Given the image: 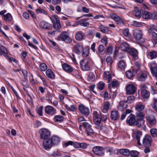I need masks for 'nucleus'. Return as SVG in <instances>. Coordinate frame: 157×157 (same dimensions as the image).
<instances>
[{
	"label": "nucleus",
	"instance_id": "obj_16",
	"mask_svg": "<svg viewBox=\"0 0 157 157\" xmlns=\"http://www.w3.org/2000/svg\"><path fill=\"white\" fill-rule=\"evenodd\" d=\"M43 145L45 149L50 148L53 146L51 138L49 137L44 140L43 141Z\"/></svg>",
	"mask_w": 157,
	"mask_h": 157
},
{
	"label": "nucleus",
	"instance_id": "obj_57",
	"mask_svg": "<svg viewBox=\"0 0 157 157\" xmlns=\"http://www.w3.org/2000/svg\"><path fill=\"white\" fill-rule=\"evenodd\" d=\"M36 12L37 14H39V13H43L45 15H46L47 14V12L41 8H38L36 9Z\"/></svg>",
	"mask_w": 157,
	"mask_h": 157
},
{
	"label": "nucleus",
	"instance_id": "obj_42",
	"mask_svg": "<svg viewBox=\"0 0 157 157\" xmlns=\"http://www.w3.org/2000/svg\"><path fill=\"white\" fill-rule=\"evenodd\" d=\"M148 56L151 59H155L157 57V52L155 51H152L148 53Z\"/></svg>",
	"mask_w": 157,
	"mask_h": 157
},
{
	"label": "nucleus",
	"instance_id": "obj_40",
	"mask_svg": "<svg viewBox=\"0 0 157 157\" xmlns=\"http://www.w3.org/2000/svg\"><path fill=\"white\" fill-rule=\"evenodd\" d=\"M46 76L48 78L51 79L54 78L55 75L53 72L50 69H48L46 71Z\"/></svg>",
	"mask_w": 157,
	"mask_h": 157
},
{
	"label": "nucleus",
	"instance_id": "obj_63",
	"mask_svg": "<svg viewBox=\"0 0 157 157\" xmlns=\"http://www.w3.org/2000/svg\"><path fill=\"white\" fill-rule=\"evenodd\" d=\"M119 85V83L117 80H113L112 82V87H117Z\"/></svg>",
	"mask_w": 157,
	"mask_h": 157
},
{
	"label": "nucleus",
	"instance_id": "obj_34",
	"mask_svg": "<svg viewBox=\"0 0 157 157\" xmlns=\"http://www.w3.org/2000/svg\"><path fill=\"white\" fill-rule=\"evenodd\" d=\"M103 79L105 80H108V82L109 83L111 80V76L108 71H105L103 74Z\"/></svg>",
	"mask_w": 157,
	"mask_h": 157
},
{
	"label": "nucleus",
	"instance_id": "obj_26",
	"mask_svg": "<svg viewBox=\"0 0 157 157\" xmlns=\"http://www.w3.org/2000/svg\"><path fill=\"white\" fill-rule=\"evenodd\" d=\"M144 108V106L141 102L137 103L135 106V108L137 112H141Z\"/></svg>",
	"mask_w": 157,
	"mask_h": 157
},
{
	"label": "nucleus",
	"instance_id": "obj_33",
	"mask_svg": "<svg viewBox=\"0 0 157 157\" xmlns=\"http://www.w3.org/2000/svg\"><path fill=\"white\" fill-rule=\"evenodd\" d=\"M83 33L81 31H79L77 32L75 34V37L77 40H81L83 37Z\"/></svg>",
	"mask_w": 157,
	"mask_h": 157
},
{
	"label": "nucleus",
	"instance_id": "obj_21",
	"mask_svg": "<svg viewBox=\"0 0 157 157\" xmlns=\"http://www.w3.org/2000/svg\"><path fill=\"white\" fill-rule=\"evenodd\" d=\"M129 53L131 56L134 59L136 60L138 59V52L134 48H131L129 50Z\"/></svg>",
	"mask_w": 157,
	"mask_h": 157
},
{
	"label": "nucleus",
	"instance_id": "obj_7",
	"mask_svg": "<svg viewBox=\"0 0 157 157\" xmlns=\"http://www.w3.org/2000/svg\"><path fill=\"white\" fill-rule=\"evenodd\" d=\"M92 150L95 155L98 156H102L105 153L103 147L101 146H95L93 147Z\"/></svg>",
	"mask_w": 157,
	"mask_h": 157
},
{
	"label": "nucleus",
	"instance_id": "obj_20",
	"mask_svg": "<svg viewBox=\"0 0 157 157\" xmlns=\"http://www.w3.org/2000/svg\"><path fill=\"white\" fill-rule=\"evenodd\" d=\"M133 34L134 38L137 40H141L143 36L142 32L140 30H134Z\"/></svg>",
	"mask_w": 157,
	"mask_h": 157
},
{
	"label": "nucleus",
	"instance_id": "obj_9",
	"mask_svg": "<svg viewBox=\"0 0 157 157\" xmlns=\"http://www.w3.org/2000/svg\"><path fill=\"white\" fill-rule=\"evenodd\" d=\"M45 113L48 115L52 116L56 113V109L53 106L50 105L46 106L44 108Z\"/></svg>",
	"mask_w": 157,
	"mask_h": 157
},
{
	"label": "nucleus",
	"instance_id": "obj_46",
	"mask_svg": "<svg viewBox=\"0 0 157 157\" xmlns=\"http://www.w3.org/2000/svg\"><path fill=\"white\" fill-rule=\"evenodd\" d=\"M65 106V108L68 111H74L76 110V108L74 105H72L69 106L68 105L66 104Z\"/></svg>",
	"mask_w": 157,
	"mask_h": 157
},
{
	"label": "nucleus",
	"instance_id": "obj_22",
	"mask_svg": "<svg viewBox=\"0 0 157 157\" xmlns=\"http://www.w3.org/2000/svg\"><path fill=\"white\" fill-rule=\"evenodd\" d=\"M147 75L146 72H143L138 74L137 76V79L139 81H144L147 78Z\"/></svg>",
	"mask_w": 157,
	"mask_h": 157
},
{
	"label": "nucleus",
	"instance_id": "obj_15",
	"mask_svg": "<svg viewBox=\"0 0 157 157\" xmlns=\"http://www.w3.org/2000/svg\"><path fill=\"white\" fill-rule=\"evenodd\" d=\"M40 27L42 29L47 30H51L52 26L51 24L44 21H41L39 24Z\"/></svg>",
	"mask_w": 157,
	"mask_h": 157
},
{
	"label": "nucleus",
	"instance_id": "obj_44",
	"mask_svg": "<svg viewBox=\"0 0 157 157\" xmlns=\"http://www.w3.org/2000/svg\"><path fill=\"white\" fill-rule=\"evenodd\" d=\"M4 20L7 22H10L12 21V17L10 13H7L3 15Z\"/></svg>",
	"mask_w": 157,
	"mask_h": 157
},
{
	"label": "nucleus",
	"instance_id": "obj_54",
	"mask_svg": "<svg viewBox=\"0 0 157 157\" xmlns=\"http://www.w3.org/2000/svg\"><path fill=\"white\" fill-rule=\"evenodd\" d=\"M43 109V106H41L38 108H37L36 109V111L37 113L40 116H42L43 115L42 114V110Z\"/></svg>",
	"mask_w": 157,
	"mask_h": 157
},
{
	"label": "nucleus",
	"instance_id": "obj_43",
	"mask_svg": "<svg viewBox=\"0 0 157 157\" xmlns=\"http://www.w3.org/2000/svg\"><path fill=\"white\" fill-rule=\"evenodd\" d=\"M64 118L61 115H56L54 116L53 120L55 122H61L63 121Z\"/></svg>",
	"mask_w": 157,
	"mask_h": 157
},
{
	"label": "nucleus",
	"instance_id": "obj_36",
	"mask_svg": "<svg viewBox=\"0 0 157 157\" xmlns=\"http://www.w3.org/2000/svg\"><path fill=\"white\" fill-rule=\"evenodd\" d=\"M101 115H98V116L93 117V121L94 123L97 125L100 124L101 121Z\"/></svg>",
	"mask_w": 157,
	"mask_h": 157
},
{
	"label": "nucleus",
	"instance_id": "obj_18",
	"mask_svg": "<svg viewBox=\"0 0 157 157\" xmlns=\"http://www.w3.org/2000/svg\"><path fill=\"white\" fill-rule=\"evenodd\" d=\"M111 18L113 19L117 24L121 25L124 24L123 20L118 16L115 13H112L111 15Z\"/></svg>",
	"mask_w": 157,
	"mask_h": 157
},
{
	"label": "nucleus",
	"instance_id": "obj_4",
	"mask_svg": "<svg viewBox=\"0 0 157 157\" xmlns=\"http://www.w3.org/2000/svg\"><path fill=\"white\" fill-rule=\"evenodd\" d=\"M40 134V138L42 140H44L48 138L50 136V132L46 128H42L39 131Z\"/></svg>",
	"mask_w": 157,
	"mask_h": 157
},
{
	"label": "nucleus",
	"instance_id": "obj_31",
	"mask_svg": "<svg viewBox=\"0 0 157 157\" xmlns=\"http://www.w3.org/2000/svg\"><path fill=\"white\" fill-rule=\"evenodd\" d=\"M88 20V19L85 18L79 21H78L79 25L83 27L88 26L89 23V22H86Z\"/></svg>",
	"mask_w": 157,
	"mask_h": 157
},
{
	"label": "nucleus",
	"instance_id": "obj_14",
	"mask_svg": "<svg viewBox=\"0 0 157 157\" xmlns=\"http://www.w3.org/2000/svg\"><path fill=\"white\" fill-rule=\"evenodd\" d=\"M132 137L136 139L137 140V144L140 146L141 144L140 142V139L142 136V132L141 131H135L132 134Z\"/></svg>",
	"mask_w": 157,
	"mask_h": 157
},
{
	"label": "nucleus",
	"instance_id": "obj_8",
	"mask_svg": "<svg viewBox=\"0 0 157 157\" xmlns=\"http://www.w3.org/2000/svg\"><path fill=\"white\" fill-rule=\"evenodd\" d=\"M151 73L153 76L157 79V65L154 62H152L149 64Z\"/></svg>",
	"mask_w": 157,
	"mask_h": 157
},
{
	"label": "nucleus",
	"instance_id": "obj_55",
	"mask_svg": "<svg viewBox=\"0 0 157 157\" xmlns=\"http://www.w3.org/2000/svg\"><path fill=\"white\" fill-rule=\"evenodd\" d=\"M132 25L135 27H141L143 25V24L141 22L134 21L133 22Z\"/></svg>",
	"mask_w": 157,
	"mask_h": 157
},
{
	"label": "nucleus",
	"instance_id": "obj_25",
	"mask_svg": "<svg viewBox=\"0 0 157 157\" xmlns=\"http://www.w3.org/2000/svg\"><path fill=\"white\" fill-rule=\"evenodd\" d=\"M110 106L109 101H107L104 102L102 107V112L105 113H107Z\"/></svg>",
	"mask_w": 157,
	"mask_h": 157
},
{
	"label": "nucleus",
	"instance_id": "obj_37",
	"mask_svg": "<svg viewBox=\"0 0 157 157\" xmlns=\"http://www.w3.org/2000/svg\"><path fill=\"white\" fill-rule=\"evenodd\" d=\"M141 95L144 99H147L150 96V93L147 90H143L141 91Z\"/></svg>",
	"mask_w": 157,
	"mask_h": 157
},
{
	"label": "nucleus",
	"instance_id": "obj_51",
	"mask_svg": "<svg viewBox=\"0 0 157 157\" xmlns=\"http://www.w3.org/2000/svg\"><path fill=\"white\" fill-rule=\"evenodd\" d=\"M95 76L92 73H90L88 76V80L90 82H92L95 80Z\"/></svg>",
	"mask_w": 157,
	"mask_h": 157
},
{
	"label": "nucleus",
	"instance_id": "obj_19",
	"mask_svg": "<svg viewBox=\"0 0 157 157\" xmlns=\"http://www.w3.org/2000/svg\"><path fill=\"white\" fill-rule=\"evenodd\" d=\"M120 114L119 112L117 110H113L111 112L110 118L113 121L117 120L119 118Z\"/></svg>",
	"mask_w": 157,
	"mask_h": 157
},
{
	"label": "nucleus",
	"instance_id": "obj_6",
	"mask_svg": "<svg viewBox=\"0 0 157 157\" xmlns=\"http://www.w3.org/2000/svg\"><path fill=\"white\" fill-rule=\"evenodd\" d=\"M82 126L85 128L87 136L90 135V133H93L94 132L91 126L88 123L85 122L82 123ZM82 125H80L79 126V128H81V127Z\"/></svg>",
	"mask_w": 157,
	"mask_h": 157
},
{
	"label": "nucleus",
	"instance_id": "obj_35",
	"mask_svg": "<svg viewBox=\"0 0 157 157\" xmlns=\"http://www.w3.org/2000/svg\"><path fill=\"white\" fill-rule=\"evenodd\" d=\"M0 51L2 55L6 58L8 57L7 50L6 48L3 46L2 45L0 47Z\"/></svg>",
	"mask_w": 157,
	"mask_h": 157
},
{
	"label": "nucleus",
	"instance_id": "obj_49",
	"mask_svg": "<svg viewBox=\"0 0 157 157\" xmlns=\"http://www.w3.org/2000/svg\"><path fill=\"white\" fill-rule=\"evenodd\" d=\"M82 56L84 57H86L89 55V49L88 48H86L85 49H83V51H82Z\"/></svg>",
	"mask_w": 157,
	"mask_h": 157
},
{
	"label": "nucleus",
	"instance_id": "obj_24",
	"mask_svg": "<svg viewBox=\"0 0 157 157\" xmlns=\"http://www.w3.org/2000/svg\"><path fill=\"white\" fill-rule=\"evenodd\" d=\"M53 146L57 145L60 141V138L59 136H53L50 138Z\"/></svg>",
	"mask_w": 157,
	"mask_h": 157
},
{
	"label": "nucleus",
	"instance_id": "obj_48",
	"mask_svg": "<svg viewBox=\"0 0 157 157\" xmlns=\"http://www.w3.org/2000/svg\"><path fill=\"white\" fill-rule=\"evenodd\" d=\"M47 69L46 65L44 63H41L40 64V69L41 71H45Z\"/></svg>",
	"mask_w": 157,
	"mask_h": 157
},
{
	"label": "nucleus",
	"instance_id": "obj_56",
	"mask_svg": "<svg viewBox=\"0 0 157 157\" xmlns=\"http://www.w3.org/2000/svg\"><path fill=\"white\" fill-rule=\"evenodd\" d=\"M53 27L56 29H59L61 28V26L60 24V22H58L53 24Z\"/></svg>",
	"mask_w": 157,
	"mask_h": 157
},
{
	"label": "nucleus",
	"instance_id": "obj_2",
	"mask_svg": "<svg viewBox=\"0 0 157 157\" xmlns=\"http://www.w3.org/2000/svg\"><path fill=\"white\" fill-rule=\"evenodd\" d=\"M106 157H114L115 154L118 153V149H114L112 147H107L105 148Z\"/></svg>",
	"mask_w": 157,
	"mask_h": 157
},
{
	"label": "nucleus",
	"instance_id": "obj_32",
	"mask_svg": "<svg viewBox=\"0 0 157 157\" xmlns=\"http://www.w3.org/2000/svg\"><path fill=\"white\" fill-rule=\"evenodd\" d=\"M120 47L121 50L124 51H126L129 50V45L125 42L122 43L120 45Z\"/></svg>",
	"mask_w": 157,
	"mask_h": 157
},
{
	"label": "nucleus",
	"instance_id": "obj_53",
	"mask_svg": "<svg viewBox=\"0 0 157 157\" xmlns=\"http://www.w3.org/2000/svg\"><path fill=\"white\" fill-rule=\"evenodd\" d=\"M126 75L128 78L131 79L134 76V75L131 71H128L126 72Z\"/></svg>",
	"mask_w": 157,
	"mask_h": 157
},
{
	"label": "nucleus",
	"instance_id": "obj_10",
	"mask_svg": "<svg viewBox=\"0 0 157 157\" xmlns=\"http://www.w3.org/2000/svg\"><path fill=\"white\" fill-rule=\"evenodd\" d=\"M72 49L73 51L75 53L79 55L83 51L84 48L82 45L77 44L73 46Z\"/></svg>",
	"mask_w": 157,
	"mask_h": 157
},
{
	"label": "nucleus",
	"instance_id": "obj_11",
	"mask_svg": "<svg viewBox=\"0 0 157 157\" xmlns=\"http://www.w3.org/2000/svg\"><path fill=\"white\" fill-rule=\"evenodd\" d=\"M152 141L151 137L148 134H146L144 137L143 140V144L145 146H149Z\"/></svg>",
	"mask_w": 157,
	"mask_h": 157
},
{
	"label": "nucleus",
	"instance_id": "obj_5",
	"mask_svg": "<svg viewBox=\"0 0 157 157\" xmlns=\"http://www.w3.org/2000/svg\"><path fill=\"white\" fill-rule=\"evenodd\" d=\"M78 109L80 113L86 116H88L90 113L89 108L82 104L79 105Z\"/></svg>",
	"mask_w": 157,
	"mask_h": 157
},
{
	"label": "nucleus",
	"instance_id": "obj_17",
	"mask_svg": "<svg viewBox=\"0 0 157 157\" xmlns=\"http://www.w3.org/2000/svg\"><path fill=\"white\" fill-rule=\"evenodd\" d=\"M136 121L135 116L132 114H130L126 120V123L130 126L135 125Z\"/></svg>",
	"mask_w": 157,
	"mask_h": 157
},
{
	"label": "nucleus",
	"instance_id": "obj_27",
	"mask_svg": "<svg viewBox=\"0 0 157 157\" xmlns=\"http://www.w3.org/2000/svg\"><path fill=\"white\" fill-rule=\"evenodd\" d=\"M132 13L137 18H140L142 16L141 11L136 7L134 8V10L132 11Z\"/></svg>",
	"mask_w": 157,
	"mask_h": 157
},
{
	"label": "nucleus",
	"instance_id": "obj_12",
	"mask_svg": "<svg viewBox=\"0 0 157 157\" xmlns=\"http://www.w3.org/2000/svg\"><path fill=\"white\" fill-rule=\"evenodd\" d=\"M147 122L151 126L154 125L156 123V118L153 115H147L146 117Z\"/></svg>",
	"mask_w": 157,
	"mask_h": 157
},
{
	"label": "nucleus",
	"instance_id": "obj_28",
	"mask_svg": "<svg viewBox=\"0 0 157 157\" xmlns=\"http://www.w3.org/2000/svg\"><path fill=\"white\" fill-rule=\"evenodd\" d=\"M118 68L122 71H124L126 67V64L124 61H120L118 63Z\"/></svg>",
	"mask_w": 157,
	"mask_h": 157
},
{
	"label": "nucleus",
	"instance_id": "obj_39",
	"mask_svg": "<svg viewBox=\"0 0 157 157\" xmlns=\"http://www.w3.org/2000/svg\"><path fill=\"white\" fill-rule=\"evenodd\" d=\"M120 153L124 156H128L129 155L130 152L128 149H121L119 151Z\"/></svg>",
	"mask_w": 157,
	"mask_h": 157
},
{
	"label": "nucleus",
	"instance_id": "obj_13",
	"mask_svg": "<svg viewBox=\"0 0 157 157\" xmlns=\"http://www.w3.org/2000/svg\"><path fill=\"white\" fill-rule=\"evenodd\" d=\"M136 87L133 84H129L126 87V94L128 95L133 94L136 90Z\"/></svg>",
	"mask_w": 157,
	"mask_h": 157
},
{
	"label": "nucleus",
	"instance_id": "obj_1",
	"mask_svg": "<svg viewBox=\"0 0 157 157\" xmlns=\"http://www.w3.org/2000/svg\"><path fill=\"white\" fill-rule=\"evenodd\" d=\"M56 39L59 41H64L66 43H70L71 41V38L66 32H62L60 35L56 37Z\"/></svg>",
	"mask_w": 157,
	"mask_h": 157
},
{
	"label": "nucleus",
	"instance_id": "obj_58",
	"mask_svg": "<svg viewBox=\"0 0 157 157\" xmlns=\"http://www.w3.org/2000/svg\"><path fill=\"white\" fill-rule=\"evenodd\" d=\"M155 25L153 24L150 25L149 26V27L148 29V31L150 33H151L152 31L155 30Z\"/></svg>",
	"mask_w": 157,
	"mask_h": 157
},
{
	"label": "nucleus",
	"instance_id": "obj_61",
	"mask_svg": "<svg viewBox=\"0 0 157 157\" xmlns=\"http://www.w3.org/2000/svg\"><path fill=\"white\" fill-rule=\"evenodd\" d=\"M135 100V97L133 96H129L127 98V101L128 103H131Z\"/></svg>",
	"mask_w": 157,
	"mask_h": 157
},
{
	"label": "nucleus",
	"instance_id": "obj_62",
	"mask_svg": "<svg viewBox=\"0 0 157 157\" xmlns=\"http://www.w3.org/2000/svg\"><path fill=\"white\" fill-rule=\"evenodd\" d=\"M150 19L156 20L157 19V12H155L153 13H151Z\"/></svg>",
	"mask_w": 157,
	"mask_h": 157
},
{
	"label": "nucleus",
	"instance_id": "obj_47",
	"mask_svg": "<svg viewBox=\"0 0 157 157\" xmlns=\"http://www.w3.org/2000/svg\"><path fill=\"white\" fill-rule=\"evenodd\" d=\"M50 19L53 24L60 21L58 18V16L56 15L52 16Z\"/></svg>",
	"mask_w": 157,
	"mask_h": 157
},
{
	"label": "nucleus",
	"instance_id": "obj_23",
	"mask_svg": "<svg viewBox=\"0 0 157 157\" xmlns=\"http://www.w3.org/2000/svg\"><path fill=\"white\" fill-rule=\"evenodd\" d=\"M62 67L64 71L68 73H70L73 71L72 68L66 63H63L62 65Z\"/></svg>",
	"mask_w": 157,
	"mask_h": 157
},
{
	"label": "nucleus",
	"instance_id": "obj_45",
	"mask_svg": "<svg viewBox=\"0 0 157 157\" xmlns=\"http://www.w3.org/2000/svg\"><path fill=\"white\" fill-rule=\"evenodd\" d=\"M100 31L102 33H107L108 31V27L103 26H100L99 27Z\"/></svg>",
	"mask_w": 157,
	"mask_h": 157
},
{
	"label": "nucleus",
	"instance_id": "obj_3",
	"mask_svg": "<svg viewBox=\"0 0 157 157\" xmlns=\"http://www.w3.org/2000/svg\"><path fill=\"white\" fill-rule=\"evenodd\" d=\"M80 67L84 71H89L90 69L89 61L87 59H82L80 62Z\"/></svg>",
	"mask_w": 157,
	"mask_h": 157
},
{
	"label": "nucleus",
	"instance_id": "obj_30",
	"mask_svg": "<svg viewBox=\"0 0 157 157\" xmlns=\"http://www.w3.org/2000/svg\"><path fill=\"white\" fill-rule=\"evenodd\" d=\"M151 15V13L147 11H144L142 13V17L145 19H150Z\"/></svg>",
	"mask_w": 157,
	"mask_h": 157
},
{
	"label": "nucleus",
	"instance_id": "obj_60",
	"mask_svg": "<svg viewBox=\"0 0 157 157\" xmlns=\"http://www.w3.org/2000/svg\"><path fill=\"white\" fill-rule=\"evenodd\" d=\"M73 143V141H69L67 142H64L63 143V147H66L70 145H72Z\"/></svg>",
	"mask_w": 157,
	"mask_h": 157
},
{
	"label": "nucleus",
	"instance_id": "obj_29",
	"mask_svg": "<svg viewBox=\"0 0 157 157\" xmlns=\"http://www.w3.org/2000/svg\"><path fill=\"white\" fill-rule=\"evenodd\" d=\"M145 121L142 119H136L135 125L139 128L143 127L145 125Z\"/></svg>",
	"mask_w": 157,
	"mask_h": 157
},
{
	"label": "nucleus",
	"instance_id": "obj_38",
	"mask_svg": "<svg viewBox=\"0 0 157 157\" xmlns=\"http://www.w3.org/2000/svg\"><path fill=\"white\" fill-rule=\"evenodd\" d=\"M136 119L144 120V115L142 112H137L136 113Z\"/></svg>",
	"mask_w": 157,
	"mask_h": 157
},
{
	"label": "nucleus",
	"instance_id": "obj_59",
	"mask_svg": "<svg viewBox=\"0 0 157 157\" xmlns=\"http://www.w3.org/2000/svg\"><path fill=\"white\" fill-rule=\"evenodd\" d=\"M129 155L132 157H136L138 155V153L136 151H132L130 152Z\"/></svg>",
	"mask_w": 157,
	"mask_h": 157
},
{
	"label": "nucleus",
	"instance_id": "obj_64",
	"mask_svg": "<svg viewBox=\"0 0 157 157\" xmlns=\"http://www.w3.org/2000/svg\"><path fill=\"white\" fill-rule=\"evenodd\" d=\"M53 97V95L49 92H48L46 95V97L48 98V100H49L51 103H52V100Z\"/></svg>",
	"mask_w": 157,
	"mask_h": 157
},
{
	"label": "nucleus",
	"instance_id": "obj_50",
	"mask_svg": "<svg viewBox=\"0 0 157 157\" xmlns=\"http://www.w3.org/2000/svg\"><path fill=\"white\" fill-rule=\"evenodd\" d=\"M150 132L152 136L157 137V129L155 128H152L150 130Z\"/></svg>",
	"mask_w": 157,
	"mask_h": 157
},
{
	"label": "nucleus",
	"instance_id": "obj_41",
	"mask_svg": "<svg viewBox=\"0 0 157 157\" xmlns=\"http://www.w3.org/2000/svg\"><path fill=\"white\" fill-rule=\"evenodd\" d=\"M104 47L102 45H100L98 48V52L97 53L99 56L103 55L104 54Z\"/></svg>",
	"mask_w": 157,
	"mask_h": 157
},
{
	"label": "nucleus",
	"instance_id": "obj_52",
	"mask_svg": "<svg viewBox=\"0 0 157 157\" xmlns=\"http://www.w3.org/2000/svg\"><path fill=\"white\" fill-rule=\"evenodd\" d=\"M105 86V83L102 81L100 82L97 84V87L98 89L100 90H102Z\"/></svg>",
	"mask_w": 157,
	"mask_h": 157
}]
</instances>
